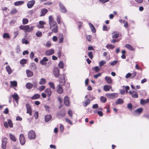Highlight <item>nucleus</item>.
Masks as SVG:
<instances>
[{"instance_id":"f257e3e1","label":"nucleus","mask_w":149,"mask_h":149,"mask_svg":"<svg viewBox=\"0 0 149 149\" xmlns=\"http://www.w3.org/2000/svg\"><path fill=\"white\" fill-rule=\"evenodd\" d=\"M49 20L50 29L53 32H57L58 28L56 22L54 20V19L52 16H49Z\"/></svg>"},{"instance_id":"f03ea898","label":"nucleus","mask_w":149,"mask_h":149,"mask_svg":"<svg viewBox=\"0 0 149 149\" xmlns=\"http://www.w3.org/2000/svg\"><path fill=\"white\" fill-rule=\"evenodd\" d=\"M54 75L56 78H58L60 76L59 70L58 68L57 67H54L53 70ZM61 76V75H60Z\"/></svg>"},{"instance_id":"7ed1b4c3","label":"nucleus","mask_w":149,"mask_h":149,"mask_svg":"<svg viewBox=\"0 0 149 149\" xmlns=\"http://www.w3.org/2000/svg\"><path fill=\"white\" fill-rule=\"evenodd\" d=\"M4 126L6 128H8L9 127L12 128L13 127V123L12 120L10 119H8L7 120V123L6 122H4L3 123Z\"/></svg>"},{"instance_id":"20e7f679","label":"nucleus","mask_w":149,"mask_h":149,"mask_svg":"<svg viewBox=\"0 0 149 149\" xmlns=\"http://www.w3.org/2000/svg\"><path fill=\"white\" fill-rule=\"evenodd\" d=\"M105 95L109 99H114L118 97V94L117 93H107Z\"/></svg>"},{"instance_id":"39448f33","label":"nucleus","mask_w":149,"mask_h":149,"mask_svg":"<svg viewBox=\"0 0 149 149\" xmlns=\"http://www.w3.org/2000/svg\"><path fill=\"white\" fill-rule=\"evenodd\" d=\"M28 136L30 140L35 139L36 138L35 132L33 130L30 131L28 133Z\"/></svg>"},{"instance_id":"423d86ee","label":"nucleus","mask_w":149,"mask_h":149,"mask_svg":"<svg viewBox=\"0 0 149 149\" xmlns=\"http://www.w3.org/2000/svg\"><path fill=\"white\" fill-rule=\"evenodd\" d=\"M19 140L21 144L22 145H24L25 143V139L24 135L22 134H20Z\"/></svg>"},{"instance_id":"0eeeda50","label":"nucleus","mask_w":149,"mask_h":149,"mask_svg":"<svg viewBox=\"0 0 149 149\" xmlns=\"http://www.w3.org/2000/svg\"><path fill=\"white\" fill-rule=\"evenodd\" d=\"M26 108L27 109L26 113H29L30 116L32 115V112L31 107L29 103H27L26 105Z\"/></svg>"},{"instance_id":"6e6552de","label":"nucleus","mask_w":149,"mask_h":149,"mask_svg":"<svg viewBox=\"0 0 149 149\" xmlns=\"http://www.w3.org/2000/svg\"><path fill=\"white\" fill-rule=\"evenodd\" d=\"M35 1L34 0H32L29 1L27 3V6L29 8H31L35 3Z\"/></svg>"},{"instance_id":"1a4fd4ad","label":"nucleus","mask_w":149,"mask_h":149,"mask_svg":"<svg viewBox=\"0 0 149 149\" xmlns=\"http://www.w3.org/2000/svg\"><path fill=\"white\" fill-rule=\"evenodd\" d=\"M7 138H4L2 141V148L3 149H6V143L7 142Z\"/></svg>"},{"instance_id":"9d476101","label":"nucleus","mask_w":149,"mask_h":149,"mask_svg":"<svg viewBox=\"0 0 149 149\" xmlns=\"http://www.w3.org/2000/svg\"><path fill=\"white\" fill-rule=\"evenodd\" d=\"M59 5L61 12L63 13H65L67 12L66 9L63 4L61 2L59 3Z\"/></svg>"},{"instance_id":"9b49d317","label":"nucleus","mask_w":149,"mask_h":149,"mask_svg":"<svg viewBox=\"0 0 149 149\" xmlns=\"http://www.w3.org/2000/svg\"><path fill=\"white\" fill-rule=\"evenodd\" d=\"M12 96L15 100V102L17 103V104H18V100L19 99V97L17 94V93H15L13 95H12Z\"/></svg>"},{"instance_id":"f8f14e48","label":"nucleus","mask_w":149,"mask_h":149,"mask_svg":"<svg viewBox=\"0 0 149 149\" xmlns=\"http://www.w3.org/2000/svg\"><path fill=\"white\" fill-rule=\"evenodd\" d=\"M54 51L53 49H51L46 51L45 52V54L47 56H49L54 54Z\"/></svg>"},{"instance_id":"ddd939ff","label":"nucleus","mask_w":149,"mask_h":149,"mask_svg":"<svg viewBox=\"0 0 149 149\" xmlns=\"http://www.w3.org/2000/svg\"><path fill=\"white\" fill-rule=\"evenodd\" d=\"M64 103L67 106H69L70 104L69 98L67 96H65L64 97Z\"/></svg>"},{"instance_id":"4468645a","label":"nucleus","mask_w":149,"mask_h":149,"mask_svg":"<svg viewBox=\"0 0 149 149\" xmlns=\"http://www.w3.org/2000/svg\"><path fill=\"white\" fill-rule=\"evenodd\" d=\"M33 28L34 26H33L30 27L28 25H25L24 30H26V32H30L33 29Z\"/></svg>"},{"instance_id":"2eb2a0df","label":"nucleus","mask_w":149,"mask_h":149,"mask_svg":"<svg viewBox=\"0 0 149 149\" xmlns=\"http://www.w3.org/2000/svg\"><path fill=\"white\" fill-rule=\"evenodd\" d=\"M57 91L59 94H61L63 93V90L59 84L57 86Z\"/></svg>"},{"instance_id":"dca6fc26","label":"nucleus","mask_w":149,"mask_h":149,"mask_svg":"<svg viewBox=\"0 0 149 149\" xmlns=\"http://www.w3.org/2000/svg\"><path fill=\"white\" fill-rule=\"evenodd\" d=\"M148 102H149V99H147L146 100L141 99L140 101V104L142 105H144Z\"/></svg>"},{"instance_id":"f3484780","label":"nucleus","mask_w":149,"mask_h":149,"mask_svg":"<svg viewBox=\"0 0 149 149\" xmlns=\"http://www.w3.org/2000/svg\"><path fill=\"white\" fill-rule=\"evenodd\" d=\"M45 93L49 97L51 95L52 91L50 88H48L45 90Z\"/></svg>"},{"instance_id":"a211bd4d","label":"nucleus","mask_w":149,"mask_h":149,"mask_svg":"<svg viewBox=\"0 0 149 149\" xmlns=\"http://www.w3.org/2000/svg\"><path fill=\"white\" fill-rule=\"evenodd\" d=\"M52 118V116L51 115H47L45 117V121L46 122H49Z\"/></svg>"},{"instance_id":"6ab92c4d","label":"nucleus","mask_w":149,"mask_h":149,"mask_svg":"<svg viewBox=\"0 0 149 149\" xmlns=\"http://www.w3.org/2000/svg\"><path fill=\"white\" fill-rule=\"evenodd\" d=\"M48 10L45 8H43L41 9V14L40 15V16H44L46 14Z\"/></svg>"},{"instance_id":"aec40b11","label":"nucleus","mask_w":149,"mask_h":149,"mask_svg":"<svg viewBox=\"0 0 149 149\" xmlns=\"http://www.w3.org/2000/svg\"><path fill=\"white\" fill-rule=\"evenodd\" d=\"M6 69L9 74H10L12 73V70L9 65H7L6 67Z\"/></svg>"},{"instance_id":"412c9836","label":"nucleus","mask_w":149,"mask_h":149,"mask_svg":"<svg viewBox=\"0 0 149 149\" xmlns=\"http://www.w3.org/2000/svg\"><path fill=\"white\" fill-rule=\"evenodd\" d=\"M125 47L128 49L129 50L134 51L135 50V49L131 45L129 44H126L125 45Z\"/></svg>"},{"instance_id":"4be33fe9","label":"nucleus","mask_w":149,"mask_h":149,"mask_svg":"<svg viewBox=\"0 0 149 149\" xmlns=\"http://www.w3.org/2000/svg\"><path fill=\"white\" fill-rule=\"evenodd\" d=\"M24 3V1H16L14 3V5L15 6H17L21 5L23 4Z\"/></svg>"},{"instance_id":"5701e85b","label":"nucleus","mask_w":149,"mask_h":149,"mask_svg":"<svg viewBox=\"0 0 149 149\" xmlns=\"http://www.w3.org/2000/svg\"><path fill=\"white\" fill-rule=\"evenodd\" d=\"M143 109L142 108H139L136 109L134 111V112L136 113L140 114L141 113Z\"/></svg>"},{"instance_id":"b1692460","label":"nucleus","mask_w":149,"mask_h":149,"mask_svg":"<svg viewBox=\"0 0 149 149\" xmlns=\"http://www.w3.org/2000/svg\"><path fill=\"white\" fill-rule=\"evenodd\" d=\"M124 102L123 100L122 99L118 98L115 104L116 105L118 104H122Z\"/></svg>"},{"instance_id":"393cba45","label":"nucleus","mask_w":149,"mask_h":149,"mask_svg":"<svg viewBox=\"0 0 149 149\" xmlns=\"http://www.w3.org/2000/svg\"><path fill=\"white\" fill-rule=\"evenodd\" d=\"M112 88L110 85H105L103 87V89L105 91H109L110 89Z\"/></svg>"},{"instance_id":"a878e982","label":"nucleus","mask_w":149,"mask_h":149,"mask_svg":"<svg viewBox=\"0 0 149 149\" xmlns=\"http://www.w3.org/2000/svg\"><path fill=\"white\" fill-rule=\"evenodd\" d=\"M26 73L27 76L29 77H31L33 75V72L30 70H26Z\"/></svg>"},{"instance_id":"bb28decb","label":"nucleus","mask_w":149,"mask_h":149,"mask_svg":"<svg viewBox=\"0 0 149 149\" xmlns=\"http://www.w3.org/2000/svg\"><path fill=\"white\" fill-rule=\"evenodd\" d=\"M112 37L113 38H116L119 36V34L117 32H113L112 33Z\"/></svg>"},{"instance_id":"cd10ccee","label":"nucleus","mask_w":149,"mask_h":149,"mask_svg":"<svg viewBox=\"0 0 149 149\" xmlns=\"http://www.w3.org/2000/svg\"><path fill=\"white\" fill-rule=\"evenodd\" d=\"M40 95L38 94H36L31 97V98L33 100H35L38 99L40 97Z\"/></svg>"},{"instance_id":"c85d7f7f","label":"nucleus","mask_w":149,"mask_h":149,"mask_svg":"<svg viewBox=\"0 0 149 149\" xmlns=\"http://www.w3.org/2000/svg\"><path fill=\"white\" fill-rule=\"evenodd\" d=\"M89 25L91 28L92 32L93 33H95L96 32V30L93 25L91 23H89Z\"/></svg>"},{"instance_id":"c756f323","label":"nucleus","mask_w":149,"mask_h":149,"mask_svg":"<svg viewBox=\"0 0 149 149\" xmlns=\"http://www.w3.org/2000/svg\"><path fill=\"white\" fill-rule=\"evenodd\" d=\"M9 136L10 139L11 140L14 142H16V139L15 136L12 134H9Z\"/></svg>"},{"instance_id":"7c9ffc66","label":"nucleus","mask_w":149,"mask_h":149,"mask_svg":"<svg viewBox=\"0 0 149 149\" xmlns=\"http://www.w3.org/2000/svg\"><path fill=\"white\" fill-rule=\"evenodd\" d=\"M30 67L31 70H35L37 68L36 65L34 63H31Z\"/></svg>"},{"instance_id":"2f4dec72","label":"nucleus","mask_w":149,"mask_h":149,"mask_svg":"<svg viewBox=\"0 0 149 149\" xmlns=\"http://www.w3.org/2000/svg\"><path fill=\"white\" fill-rule=\"evenodd\" d=\"M90 100L89 99H86L85 102H83V105L84 107H86L87 105L90 104Z\"/></svg>"},{"instance_id":"473e14b6","label":"nucleus","mask_w":149,"mask_h":149,"mask_svg":"<svg viewBox=\"0 0 149 149\" xmlns=\"http://www.w3.org/2000/svg\"><path fill=\"white\" fill-rule=\"evenodd\" d=\"M105 81H107L108 83L110 84L111 83L112 80L111 78L110 77L106 76L105 78Z\"/></svg>"},{"instance_id":"72a5a7b5","label":"nucleus","mask_w":149,"mask_h":149,"mask_svg":"<svg viewBox=\"0 0 149 149\" xmlns=\"http://www.w3.org/2000/svg\"><path fill=\"white\" fill-rule=\"evenodd\" d=\"M59 41V43H62L63 40V36L62 34H60V37L58 38Z\"/></svg>"},{"instance_id":"f704fd0d","label":"nucleus","mask_w":149,"mask_h":149,"mask_svg":"<svg viewBox=\"0 0 149 149\" xmlns=\"http://www.w3.org/2000/svg\"><path fill=\"white\" fill-rule=\"evenodd\" d=\"M65 115V113L64 112H62L61 111H60L58 112L57 114L58 116H61V117H64Z\"/></svg>"},{"instance_id":"c9c22d12","label":"nucleus","mask_w":149,"mask_h":149,"mask_svg":"<svg viewBox=\"0 0 149 149\" xmlns=\"http://www.w3.org/2000/svg\"><path fill=\"white\" fill-rule=\"evenodd\" d=\"M26 87L28 89H31L33 87L32 84L30 83H28L26 84Z\"/></svg>"},{"instance_id":"e433bc0d","label":"nucleus","mask_w":149,"mask_h":149,"mask_svg":"<svg viewBox=\"0 0 149 149\" xmlns=\"http://www.w3.org/2000/svg\"><path fill=\"white\" fill-rule=\"evenodd\" d=\"M59 67L61 69H62L64 67V64L62 61H60L58 64Z\"/></svg>"},{"instance_id":"4c0bfd02","label":"nucleus","mask_w":149,"mask_h":149,"mask_svg":"<svg viewBox=\"0 0 149 149\" xmlns=\"http://www.w3.org/2000/svg\"><path fill=\"white\" fill-rule=\"evenodd\" d=\"M46 83V80L45 79L42 78L40 79L39 84L40 85H42L45 84Z\"/></svg>"},{"instance_id":"58836bf2","label":"nucleus","mask_w":149,"mask_h":149,"mask_svg":"<svg viewBox=\"0 0 149 149\" xmlns=\"http://www.w3.org/2000/svg\"><path fill=\"white\" fill-rule=\"evenodd\" d=\"M10 83L11 84V85L12 86L16 87L17 85V82L15 81H10Z\"/></svg>"},{"instance_id":"ea45409f","label":"nucleus","mask_w":149,"mask_h":149,"mask_svg":"<svg viewBox=\"0 0 149 149\" xmlns=\"http://www.w3.org/2000/svg\"><path fill=\"white\" fill-rule=\"evenodd\" d=\"M106 47H107L108 49H113L114 48V46L112 45H109L108 44L106 46Z\"/></svg>"},{"instance_id":"a19ab883","label":"nucleus","mask_w":149,"mask_h":149,"mask_svg":"<svg viewBox=\"0 0 149 149\" xmlns=\"http://www.w3.org/2000/svg\"><path fill=\"white\" fill-rule=\"evenodd\" d=\"M60 79L62 80L63 81H60V84L61 85H63L65 83V80H64V76H63L62 77H61V78L60 77Z\"/></svg>"},{"instance_id":"79ce46f5","label":"nucleus","mask_w":149,"mask_h":149,"mask_svg":"<svg viewBox=\"0 0 149 149\" xmlns=\"http://www.w3.org/2000/svg\"><path fill=\"white\" fill-rule=\"evenodd\" d=\"M36 36L38 37H41L42 36V33L40 31H38L36 33Z\"/></svg>"},{"instance_id":"37998d69","label":"nucleus","mask_w":149,"mask_h":149,"mask_svg":"<svg viewBox=\"0 0 149 149\" xmlns=\"http://www.w3.org/2000/svg\"><path fill=\"white\" fill-rule=\"evenodd\" d=\"M3 38H10L9 34L7 33H5L3 35Z\"/></svg>"},{"instance_id":"c03bdc74","label":"nucleus","mask_w":149,"mask_h":149,"mask_svg":"<svg viewBox=\"0 0 149 149\" xmlns=\"http://www.w3.org/2000/svg\"><path fill=\"white\" fill-rule=\"evenodd\" d=\"M93 70H94L96 72H97L100 70V69L99 67L97 66H95L94 67L92 68Z\"/></svg>"},{"instance_id":"a18cd8bd","label":"nucleus","mask_w":149,"mask_h":149,"mask_svg":"<svg viewBox=\"0 0 149 149\" xmlns=\"http://www.w3.org/2000/svg\"><path fill=\"white\" fill-rule=\"evenodd\" d=\"M50 87L53 89H55V87L54 83L52 82H49L48 83Z\"/></svg>"},{"instance_id":"49530a36","label":"nucleus","mask_w":149,"mask_h":149,"mask_svg":"<svg viewBox=\"0 0 149 149\" xmlns=\"http://www.w3.org/2000/svg\"><path fill=\"white\" fill-rule=\"evenodd\" d=\"M106 63V62L104 61H101L99 63V66L100 67H102Z\"/></svg>"},{"instance_id":"de8ad7c7","label":"nucleus","mask_w":149,"mask_h":149,"mask_svg":"<svg viewBox=\"0 0 149 149\" xmlns=\"http://www.w3.org/2000/svg\"><path fill=\"white\" fill-rule=\"evenodd\" d=\"M28 20L26 18H24L22 20V23L24 24H27L28 22Z\"/></svg>"},{"instance_id":"09e8293b","label":"nucleus","mask_w":149,"mask_h":149,"mask_svg":"<svg viewBox=\"0 0 149 149\" xmlns=\"http://www.w3.org/2000/svg\"><path fill=\"white\" fill-rule=\"evenodd\" d=\"M86 37L87 40L88 41L90 42L91 41L92 38V36L91 35H86Z\"/></svg>"},{"instance_id":"8fccbe9b","label":"nucleus","mask_w":149,"mask_h":149,"mask_svg":"<svg viewBox=\"0 0 149 149\" xmlns=\"http://www.w3.org/2000/svg\"><path fill=\"white\" fill-rule=\"evenodd\" d=\"M22 42L23 44H27L29 42L28 40L25 39V38L23 39L22 40Z\"/></svg>"},{"instance_id":"3c124183","label":"nucleus","mask_w":149,"mask_h":149,"mask_svg":"<svg viewBox=\"0 0 149 149\" xmlns=\"http://www.w3.org/2000/svg\"><path fill=\"white\" fill-rule=\"evenodd\" d=\"M27 60L25 59H22L20 61V63L21 64H24L26 63Z\"/></svg>"},{"instance_id":"603ef678","label":"nucleus","mask_w":149,"mask_h":149,"mask_svg":"<svg viewBox=\"0 0 149 149\" xmlns=\"http://www.w3.org/2000/svg\"><path fill=\"white\" fill-rule=\"evenodd\" d=\"M100 100L103 103H105L107 101V99L106 97L103 96H102L100 97Z\"/></svg>"},{"instance_id":"864d4df0","label":"nucleus","mask_w":149,"mask_h":149,"mask_svg":"<svg viewBox=\"0 0 149 149\" xmlns=\"http://www.w3.org/2000/svg\"><path fill=\"white\" fill-rule=\"evenodd\" d=\"M17 12V10L15 8L13 9L10 12V14H15Z\"/></svg>"},{"instance_id":"5fc2aeb1","label":"nucleus","mask_w":149,"mask_h":149,"mask_svg":"<svg viewBox=\"0 0 149 149\" xmlns=\"http://www.w3.org/2000/svg\"><path fill=\"white\" fill-rule=\"evenodd\" d=\"M33 87L34 88H36L37 86V83L36 81L33 82Z\"/></svg>"},{"instance_id":"6e6d98bb","label":"nucleus","mask_w":149,"mask_h":149,"mask_svg":"<svg viewBox=\"0 0 149 149\" xmlns=\"http://www.w3.org/2000/svg\"><path fill=\"white\" fill-rule=\"evenodd\" d=\"M16 51L17 53H19L20 51L19 46L17 45L16 48Z\"/></svg>"},{"instance_id":"4d7b16f0","label":"nucleus","mask_w":149,"mask_h":149,"mask_svg":"<svg viewBox=\"0 0 149 149\" xmlns=\"http://www.w3.org/2000/svg\"><path fill=\"white\" fill-rule=\"evenodd\" d=\"M19 34V31L17 30L15 31L14 32V38H16L17 35H18Z\"/></svg>"},{"instance_id":"13d9d810","label":"nucleus","mask_w":149,"mask_h":149,"mask_svg":"<svg viewBox=\"0 0 149 149\" xmlns=\"http://www.w3.org/2000/svg\"><path fill=\"white\" fill-rule=\"evenodd\" d=\"M65 121L69 124L70 125H72V122L71 121L69 120V119L68 118H66L65 119Z\"/></svg>"},{"instance_id":"bf43d9fd","label":"nucleus","mask_w":149,"mask_h":149,"mask_svg":"<svg viewBox=\"0 0 149 149\" xmlns=\"http://www.w3.org/2000/svg\"><path fill=\"white\" fill-rule=\"evenodd\" d=\"M45 88V86H40L38 89L40 91H41L44 90Z\"/></svg>"},{"instance_id":"052dcab7","label":"nucleus","mask_w":149,"mask_h":149,"mask_svg":"<svg viewBox=\"0 0 149 149\" xmlns=\"http://www.w3.org/2000/svg\"><path fill=\"white\" fill-rule=\"evenodd\" d=\"M34 116L36 119H37L38 117V112L37 111H36L34 114Z\"/></svg>"},{"instance_id":"680f3d73","label":"nucleus","mask_w":149,"mask_h":149,"mask_svg":"<svg viewBox=\"0 0 149 149\" xmlns=\"http://www.w3.org/2000/svg\"><path fill=\"white\" fill-rule=\"evenodd\" d=\"M57 21L58 24L61 23V17L60 16H58L56 19Z\"/></svg>"},{"instance_id":"e2e57ef3","label":"nucleus","mask_w":149,"mask_h":149,"mask_svg":"<svg viewBox=\"0 0 149 149\" xmlns=\"http://www.w3.org/2000/svg\"><path fill=\"white\" fill-rule=\"evenodd\" d=\"M64 130L63 126L62 124H61L60 126V130L61 132L62 133Z\"/></svg>"},{"instance_id":"0e129e2a","label":"nucleus","mask_w":149,"mask_h":149,"mask_svg":"<svg viewBox=\"0 0 149 149\" xmlns=\"http://www.w3.org/2000/svg\"><path fill=\"white\" fill-rule=\"evenodd\" d=\"M132 96L133 98H138V95L136 92H135L134 94H133Z\"/></svg>"},{"instance_id":"69168bd1","label":"nucleus","mask_w":149,"mask_h":149,"mask_svg":"<svg viewBox=\"0 0 149 149\" xmlns=\"http://www.w3.org/2000/svg\"><path fill=\"white\" fill-rule=\"evenodd\" d=\"M88 56L91 59H92L93 58V55L92 53L91 52H89L88 53Z\"/></svg>"},{"instance_id":"338daca9","label":"nucleus","mask_w":149,"mask_h":149,"mask_svg":"<svg viewBox=\"0 0 149 149\" xmlns=\"http://www.w3.org/2000/svg\"><path fill=\"white\" fill-rule=\"evenodd\" d=\"M118 61L116 60L114 61L111 63V65L112 66H114L116 65Z\"/></svg>"},{"instance_id":"774afa93","label":"nucleus","mask_w":149,"mask_h":149,"mask_svg":"<svg viewBox=\"0 0 149 149\" xmlns=\"http://www.w3.org/2000/svg\"><path fill=\"white\" fill-rule=\"evenodd\" d=\"M132 76V74L130 73H128L126 74L125 77L126 79H127L130 77Z\"/></svg>"}]
</instances>
